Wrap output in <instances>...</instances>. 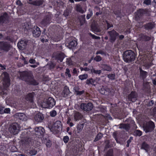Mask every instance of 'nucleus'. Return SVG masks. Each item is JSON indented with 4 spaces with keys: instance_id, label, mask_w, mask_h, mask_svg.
Here are the masks:
<instances>
[{
    "instance_id": "nucleus-52",
    "label": "nucleus",
    "mask_w": 156,
    "mask_h": 156,
    "mask_svg": "<svg viewBox=\"0 0 156 156\" xmlns=\"http://www.w3.org/2000/svg\"><path fill=\"white\" fill-rule=\"evenodd\" d=\"M96 55L100 54L101 55H106V52L105 51H104L102 50H100L97 51L96 52Z\"/></svg>"
},
{
    "instance_id": "nucleus-58",
    "label": "nucleus",
    "mask_w": 156,
    "mask_h": 156,
    "mask_svg": "<svg viewBox=\"0 0 156 156\" xmlns=\"http://www.w3.org/2000/svg\"><path fill=\"white\" fill-rule=\"evenodd\" d=\"M106 24H107V30H108L109 28L113 27V25L112 24L110 23L108 21H106Z\"/></svg>"
},
{
    "instance_id": "nucleus-30",
    "label": "nucleus",
    "mask_w": 156,
    "mask_h": 156,
    "mask_svg": "<svg viewBox=\"0 0 156 156\" xmlns=\"http://www.w3.org/2000/svg\"><path fill=\"white\" fill-rule=\"evenodd\" d=\"M27 43V42L26 41H24V40H21L20 41L18 42V46L20 49H22L26 45Z\"/></svg>"
},
{
    "instance_id": "nucleus-8",
    "label": "nucleus",
    "mask_w": 156,
    "mask_h": 156,
    "mask_svg": "<svg viewBox=\"0 0 156 156\" xmlns=\"http://www.w3.org/2000/svg\"><path fill=\"white\" fill-rule=\"evenodd\" d=\"M11 46L6 42L0 41V49L4 51L8 52L11 49Z\"/></svg>"
},
{
    "instance_id": "nucleus-56",
    "label": "nucleus",
    "mask_w": 156,
    "mask_h": 156,
    "mask_svg": "<svg viewBox=\"0 0 156 156\" xmlns=\"http://www.w3.org/2000/svg\"><path fill=\"white\" fill-rule=\"evenodd\" d=\"M95 8L97 10L99 11L98 12H97L96 13V15L97 16H98L99 15L101 14L102 12L100 11V8L97 6H95Z\"/></svg>"
},
{
    "instance_id": "nucleus-43",
    "label": "nucleus",
    "mask_w": 156,
    "mask_h": 156,
    "mask_svg": "<svg viewBox=\"0 0 156 156\" xmlns=\"http://www.w3.org/2000/svg\"><path fill=\"white\" fill-rule=\"evenodd\" d=\"M71 12V10L69 9H66L64 12L63 15L65 17H67L69 16L70 13Z\"/></svg>"
},
{
    "instance_id": "nucleus-62",
    "label": "nucleus",
    "mask_w": 156,
    "mask_h": 156,
    "mask_svg": "<svg viewBox=\"0 0 156 156\" xmlns=\"http://www.w3.org/2000/svg\"><path fill=\"white\" fill-rule=\"evenodd\" d=\"M85 92L84 90H82L81 91H78L76 93V94L77 95H81L83 94Z\"/></svg>"
},
{
    "instance_id": "nucleus-61",
    "label": "nucleus",
    "mask_w": 156,
    "mask_h": 156,
    "mask_svg": "<svg viewBox=\"0 0 156 156\" xmlns=\"http://www.w3.org/2000/svg\"><path fill=\"white\" fill-rule=\"evenodd\" d=\"M93 15L92 11H90V13L87 14L86 16L87 19H89Z\"/></svg>"
},
{
    "instance_id": "nucleus-50",
    "label": "nucleus",
    "mask_w": 156,
    "mask_h": 156,
    "mask_svg": "<svg viewBox=\"0 0 156 156\" xmlns=\"http://www.w3.org/2000/svg\"><path fill=\"white\" fill-rule=\"evenodd\" d=\"M37 153V151L35 149H32L30 151L29 153L31 155H35Z\"/></svg>"
},
{
    "instance_id": "nucleus-11",
    "label": "nucleus",
    "mask_w": 156,
    "mask_h": 156,
    "mask_svg": "<svg viewBox=\"0 0 156 156\" xmlns=\"http://www.w3.org/2000/svg\"><path fill=\"white\" fill-rule=\"evenodd\" d=\"M35 95L34 92L29 93L25 96V99L27 101L32 103L34 101V98Z\"/></svg>"
},
{
    "instance_id": "nucleus-16",
    "label": "nucleus",
    "mask_w": 156,
    "mask_h": 156,
    "mask_svg": "<svg viewBox=\"0 0 156 156\" xmlns=\"http://www.w3.org/2000/svg\"><path fill=\"white\" fill-rule=\"evenodd\" d=\"M144 29L146 30H151L155 27V24L154 22H149L144 25Z\"/></svg>"
},
{
    "instance_id": "nucleus-40",
    "label": "nucleus",
    "mask_w": 156,
    "mask_h": 156,
    "mask_svg": "<svg viewBox=\"0 0 156 156\" xmlns=\"http://www.w3.org/2000/svg\"><path fill=\"white\" fill-rule=\"evenodd\" d=\"M91 73L92 74H99L101 73V70H95V69L93 67L90 69Z\"/></svg>"
},
{
    "instance_id": "nucleus-27",
    "label": "nucleus",
    "mask_w": 156,
    "mask_h": 156,
    "mask_svg": "<svg viewBox=\"0 0 156 156\" xmlns=\"http://www.w3.org/2000/svg\"><path fill=\"white\" fill-rule=\"evenodd\" d=\"M119 126V128L125 129L127 131H128L130 128L129 124L121 123L120 124Z\"/></svg>"
},
{
    "instance_id": "nucleus-46",
    "label": "nucleus",
    "mask_w": 156,
    "mask_h": 156,
    "mask_svg": "<svg viewBox=\"0 0 156 156\" xmlns=\"http://www.w3.org/2000/svg\"><path fill=\"white\" fill-rule=\"evenodd\" d=\"M84 126V125L83 124H80L78 125L77 126V129L78 131V132L82 131Z\"/></svg>"
},
{
    "instance_id": "nucleus-20",
    "label": "nucleus",
    "mask_w": 156,
    "mask_h": 156,
    "mask_svg": "<svg viewBox=\"0 0 156 156\" xmlns=\"http://www.w3.org/2000/svg\"><path fill=\"white\" fill-rule=\"evenodd\" d=\"M33 35L35 38L39 37L41 34V31L40 28L37 27L36 28H34L32 31Z\"/></svg>"
},
{
    "instance_id": "nucleus-3",
    "label": "nucleus",
    "mask_w": 156,
    "mask_h": 156,
    "mask_svg": "<svg viewBox=\"0 0 156 156\" xmlns=\"http://www.w3.org/2000/svg\"><path fill=\"white\" fill-rule=\"evenodd\" d=\"M123 58L125 62L129 63L134 61L135 54L133 51L131 50H127L124 51L122 54Z\"/></svg>"
},
{
    "instance_id": "nucleus-34",
    "label": "nucleus",
    "mask_w": 156,
    "mask_h": 156,
    "mask_svg": "<svg viewBox=\"0 0 156 156\" xmlns=\"http://www.w3.org/2000/svg\"><path fill=\"white\" fill-rule=\"evenodd\" d=\"M83 115L78 112H76L74 114V119L76 121L81 119Z\"/></svg>"
},
{
    "instance_id": "nucleus-18",
    "label": "nucleus",
    "mask_w": 156,
    "mask_h": 156,
    "mask_svg": "<svg viewBox=\"0 0 156 156\" xmlns=\"http://www.w3.org/2000/svg\"><path fill=\"white\" fill-rule=\"evenodd\" d=\"M91 28L92 31L96 34L97 33L100 32L101 31L98 25L95 23H92L91 25Z\"/></svg>"
},
{
    "instance_id": "nucleus-21",
    "label": "nucleus",
    "mask_w": 156,
    "mask_h": 156,
    "mask_svg": "<svg viewBox=\"0 0 156 156\" xmlns=\"http://www.w3.org/2000/svg\"><path fill=\"white\" fill-rule=\"evenodd\" d=\"M144 15L146 16H149V12L147 9H142L139 10L138 12V15L139 17H141Z\"/></svg>"
},
{
    "instance_id": "nucleus-7",
    "label": "nucleus",
    "mask_w": 156,
    "mask_h": 156,
    "mask_svg": "<svg viewBox=\"0 0 156 156\" xmlns=\"http://www.w3.org/2000/svg\"><path fill=\"white\" fill-rule=\"evenodd\" d=\"M2 77L4 88L7 90L10 85V80L9 74L6 72H4L2 74Z\"/></svg>"
},
{
    "instance_id": "nucleus-44",
    "label": "nucleus",
    "mask_w": 156,
    "mask_h": 156,
    "mask_svg": "<svg viewBox=\"0 0 156 156\" xmlns=\"http://www.w3.org/2000/svg\"><path fill=\"white\" fill-rule=\"evenodd\" d=\"M77 41L75 40H73L69 43V46L71 47H75L77 45Z\"/></svg>"
},
{
    "instance_id": "nucleus-17",
    "label": "nucleus",
    "mask_w": 156,
    "mask_h": 156,
    "mask_svg": "<svg viewBox=\"0 0 156 156\" xmlns=\"http://www.w3.org/2000/svg\"><path fill=\"white\" fill-rule=\"evenodd\" d=\"M99 91L101 94L107 95L109 93L110 89L106 86H102L99 89Z\"/></svg>"
},
{
    "instance_id": "nucleus-42",
    "label": "nucleus",
    "mask_w": 156,
    "mask_h": 156,
    "mask_svg": "<svg viewBox=\"0 0 156 156\" xmlns=\"http://www.w3.org/2000/svg\"><path fill=\"white\" fill-rule=\"evenodd\" d=\"M103 137V135L101 133H99L95 137L94 140V142H96L100 139H101Z\"/></svg>"
},
{
    "instance_id": "nucleus-55",
    "label": "nucleus",
    "mask_w": 156,
    "mask_h": 156,
    "mask_svg": "<svg viewBox=\"0 0 156 156\" xmlns=\"http://www.w3.org/2000/svg\"><path fill=\"white\" fill-rule=\"evenodd\" d=\"M23 29H24V31H27L29 29V25L27 24H24L23 26Z\"/></svg>"
},
{
    "instance_id": "nucleus-31",
    "label": "nucleus",
    "mask_w": 156,
    "mask_h": 156,
    "mask_svg": "<svg viewBox=\"0 0 156 156\" xmlns=\"http://www.w3.org/2000/svg\"><path fill=\"white\" fill-rule=\"evenodd\" d=\"M105 148L111 147L115 145V143L114 142H112L109 140H107L105 141Z\"/></svg>"
},
{
    "instance_id": "nucleus-51",
    "label": "nucleus",
    "mask_w": 156,
    "mask_h": 156,
    "mask_svg": "<svg viewBox=\"0 0 156 156\" xmlns=\"http://www.w3.org/2000/svg\"><path fill=\"white\" fill-rule=\"evenodd\" d=\"M94 60L97 62H100L102 60V58L100 55H97L94 58Z\"/></svg>"
},
{
    "instance_id": "nucleus-22",
    "label": "nucleus",
    "mask_w": 156,
    "mask_h": 156,
    "mask_svg": "<svg viewBox=\"0 0 156 156\" xmlns=\"http://www.w3.org/2000/svg\"><path fill=\"white\" fill-rule=\"evenodd\" d=\"M51 19L49 16H46L41 22V24L45 26L50 23Z\"/></svg>"
},
{
    "instance_id": "nucleus-47",
    "label": "nucleus",
    "mask_w": 156,
    "mask_h": 156,
    "mask_svg": "<svg viewBox=\"0 0 156 156\" xmlns=\"http://www.w3.org/2000/svg\"><path fill=\"white\" fill-rule=\"evenodd\" d=\"M105 156H113V150L112 149H110L107 152Z\"/></svg>"
},
{
    "instance_id": "nucleus-48",
    "label": "nucleus",
    "mask_w": 156,
    "mask_h": 156,
    "mask_svg": "<svg viewBox=\"0 0 156 156\" xmlns=\"http://www.w3.org/2000/svg\"><path fill=\"white\" fill-rule=\"evenodd\" d=\"M139 37L140 39H149V37L145 35L144 34H140L139 35Z\"/></svg>"
},
{
    "instance_id": "nucleus-12",
    "label": "nucleus",
    "mask_w": 156,
    "mask_h": 156,
    "mask_svg": "<svg viewBox=\"0 0 156 156\" xmlns=\"http://www.w3.org/2000/svg\"><path fill=\"white\" fill-rule=\"evenodd\" d=\"M15 117L22 121H26L27 119V116L23 113H16L15 115Z\"/></svg>"
},
{
    "instance_id": "nucleus-26",
    "label": "nucleus",
    "mask_w": 156,
    "mask_h": 156,
    "mask_svg": "<svg viewBox=\"0 0 156 156\" xmlns=\"http://www.w3.org/2000/svg\"><path fill=\"white\" fill-rule=\"evenodd\" d=\"M65 54L63 53H60L57 54L55 56V59L59 61L60 62H62L65 57Z\"/></svg>"
},
{
    "instance_id": "nucleus-36",
    "label": "nucleus",
    "mask_w": 156,
    "mask_h": 156,
    "mask_svg": "<svg viewBox=\"0 0 156 156\" xmlns=\"http://www.w3.org/2000/svg\"><path fill=\"white\" fill-rule=\"evenodd\" d=\"M42 142L46 144L47 147H50L51 145V141L47 139H44L42 140Z\"/></svg>"
},
{
    "instance_id": "nucleus-60",
    "label": "nucleus",
    "mask_w": 156,
    "mask_h": 156,
    "mask_svg": "<svg viewBox=\"0 0 156 156\" xmlns=\"http://www.w3.org/2000/svg\"><path fill=\"white\" fill-rule=\"evenodd\" d=\"M67 63L69 65H71L72 64V62L71 58H67L66 59Z\"/></svg>"
},
{
    "instance_id": "nucleus-32",
    "label": "nucleus",
    "mask_w": 156,
    "mask_h": 156,
    "mask_svg": "<svg viewBox=\"0 0 156 156\" xmlns=\"http://www.w3.org/2000/svg\"><path fill=\"white\" fill-rule=\"evenodd\" d=\"M80 22V25L81 26L83 25L84 23H86L87 22L85 20V15H81L79 16L78 17Z\"/></svg>"
},
{
    "instance_id": "nucleus-14",
    "label": "nucleus",
    "mask_w": 156,
    "mask_h": 156,
    "mask_svg": "<svg viewBox=\"0 0 156 156\" xmlns=\"http://www.w3.org/2000/svg\"><path fill=\"white\" fill-rule=\"evenodd\" d=\"M35 130L36 132V134L39 136L43 135L45 133L44 129L41 126L36 127L35 129Z\"/></svg>"
},
{
    "instance_id": "nucleus-63",
    "label": "nucleus",
    "mask_w": 156,
    "mask_h": 156,
    "mask_svg": "<svg viewBox=\"0 0 156 156\" xmlns=\"http://www.w3.org/2000/svg\"><path fill=\"white\" fill-rule=\"evenodd\" d=\"M113 136L117 142V132L116 131H115L113 133Z\"/></svg>"
},
{
    "instance_id": "nucleus-13",
    "label": "nucleus",
    "mask_w": 156,
    "mask_h": 156,
    "mask_svg": "<svg viewBox=\"0 0 156 156\" xmlns=\"http://www.w3.org/2000/svg\"><path fill=\"white\" fill-rule=\"evenodd\" d=\"M62 124L61 121H57L54 123L51 128V129L54 130L55 131H59L60 129H62Z\"/></svg>"
},
{
    "instance_id": "nucleus-2",
    "label": "nucleus",
    "mask_w": 156,
    "mask_h": 156,
    "mask_svg": "<svg viewBox=\"0 0 156 156\" xmlns=\"http://www.w3.org/2000/svg\"><path fill=\"white\" fill-rule=\"evenodd\" d=\"M23 134L25 136L21 140L23 146L27 148L31 147L33 144V140L30 137V131L29 130L25 131L23 132Z\"/></svg>"
},
{
    "instance_id": "nucleus-25",
    "label": "nucleus",
    "mask_w": 156,
    "mask_h": 156,
    "mask_svg": "<svg viewBox=\"0 0 156 156\" xmlns=\"http://www.w3.org/2000/svg\"><path fill=\"white\" fill-rule=\"evenodd\" d=\"M70 92L69 91V88L67 86L64 87L63 90L62 96L64 97H66L69 96Z\"/></svg>"
},
{
    "instance_id": "nucleus-23",
    "label": "nucleus",
    "mask_w": 156,
    "mask_h": 156,
    "mask_svg": "<svg viewBox=\"0 0 156 156\" xmlns=\"http://www.w3.org/2000/svg\"><path fill=\"white\" fill-rule=\"evenodd\" d=\"M8 16V14L6 12L4 13L3 15L0 16V25L3 24L5 21L7 20Z\"/></svg>"
},
{
    "instance_id": "nucleus-59",
    "label": "nucleus",
    "mask_w": 156,
    "mask_h": 156,
    "mask_svg": "<svg viewBox=\"0 0 156 156\" xmlns=\"http://www.w3.org/2000/svg\"><path fill=\"white\" fill-rule=\"evenodd\" d=\"M69 137L67 136H65L63 138V140L65 143H67L69 140Z\"/></svg>"
},
{
    "instance_id": "nucleus-57",
    "label": "nucleus",
    "mask_w": 156,
    "mask_h": 156,
    "mask_svg": "<svg viewBox=\"0 0 156 156\" xmlns=\"http://www.w3.org/2000/svg\"><path fill=\"white\" fill-rule=\"evenodd\" d=\"M88 35L90 36L92 38L94 39H100V38L99 37H97L94 35L92 34L91 33H89Z\"/></svg>"
},
{
    "instance_id": "nucleus-33",
    "label": "nucleus",
    "mask_w": 156,
    "mask_h": 156,
    "mask_svg": "<svg viewBox=\"0 0 156 156\" xmlns=\"http://www.w3.org/2000/svg\"><path fill=\"white\" fill-rule=\"evenodd\" d=\"M108 34L111 37V39H116L117 34L116 32L114 30L108 31Z\"/></svg>"
},
{
    "instance_id": "nucleus-49",
    "label": "nucleus",
    "mask_w": 156,
    "mask_h": 156,
    "mask_svg": "<svg viewBox=\"0 0 156 156\" xmlns=\"http://www.w3.org/2000/svg\"><path fill=\"white\" fill-rule=\"evenodd\" d=\"M65 74L66 76H68L69 78L71 77V75L70 73V70L68 68H67L66 69V71L65 72Z\"/></svg>"
},
{
    "instance_id": "nucleus-6",
    "label": "nucleus",
    "mask_w": 156,
    "mask_h": 156,
    "mask_svg": "<svg viewBox=\"0 0 156 156\" xmlns=\"http://www.w3.org/2000/svg\"><path fill=\"white\" fill-rule=\"evenodd\" d=\"M20 129L19 124L16 122L13 123L10 126L9 130L12 134L16 135L18 133Z\"/></svg>"
},
{
    "instance_id": "nucleus-45",
    "label": "nucleus",
    "mask_w": 156,
    "mask_h": 156,
    "mask_svg": "<svg viewBox=\"0 0 156 156\" xmlns=\"http://www.w3.org/2000/svg\"><path fill=\"white\" fill-rule=\"evenodd\" d=\"M79 79L81 80H83L87 79L88 77V75L87 74H84L80 75L78 77Z\"/></svg>"
},
{
    "instance_id": "nucleus-19",
    "label": "nucleus",
    "mask_w": 156,
    "mask_h": 156,
    "mask_svg": "<svg viewBox=\"0 0 156 156\" xmlns=\"http://www.w3.org/2000/svg\"><path fill=\"white\" fill-rule=\"evenodd\" d=\"M34 119L37 122H41L44 119V117L42 114L39 112L35 115Z\"/></svg>"
},
{
    "instance_id": "nucleus-37",
    "label": "nucleus",
    "mask_w": 156,
    "mask_h": 156,
    "mask_svg": "<svg viewBox=\"0 0 156 156\" xmlns=\"http://www.w3.org/2000/svg\"><path fill=\"white\" fill-rule=\"evenodd\" d=\"M101 68L104 70L111 71L112 70V68L111 67L106 64L102 65Z\"/></svg>"
},
{
    "instance_id": "nucleus-5",
    "label": "nucleus",
    "mask_w": 156,
    "mask_h": 156,
    "mask_svg": "<svg viewBox=\"0 0 156 156\" xmlns=\"http://www.w3.org/2000/svg\"><path fill=\"white\" fill-rule=\"evenodd\" d=\"M154 124L151 121L144 122L143 124L144 130L146 133L151 132L154 129Z\"/></svg>"
},
{
    "instance_id": "nucleus-9",
    "label": "nucleus",
    "mask_w": 156,
    "mask_h": 156,
    "mask_svg": "<svg viewBox=\"0 0 156 156\" xmlns=\"http://www.w3.org/2000/svg\"><path fill=\"white\" fill-rule=\"evenodd\" d=\"M93 104L91 103H82L80 105V108L82 110L85 111H91L93 108Z\"/></svg>"
},
{
    "instance_id": "nucleus-28",
    "label": "nucleus",
    "mask_w": 156,
    "mask_h": 156,
    "mask_svg": "<svg viewBox=\"0 0 156 156\" xmlns=\"http://www.w3.org/2000/svg\"><path fill=\"white\" fill-rule=\"evenodd\" d=\"M140 70V76L143 80L146 78L147 74V73L143 70L140 67L139 68Z\"/></svg>"
},
{
    "instance_id": "nucleus-24",
    "label": "nucleus",
    "mask_w": 156,
    "mask_h": 156,
    "mask_svg": "<svg viewBox=\"0 0 156 156\" xmlns=\"http://www.w3.org/2000/svg\"><path fill=\"white\" fill-rule=\"evenodd\" d=\"M44 2V0H36L33 2H28L31 5L35 6H40L43 5Z\"/></svg>"
},
{
    "instance_id": "nucleus-39",
    "label": "nucleus",
    "mask_w": 156,
    "mask_h": 156,
    "mask_svg": "<svg viewBox=\"0 0 156 156\" xmlns=\"http://www.w3.org/2000/svg\"><path fill=\"white\" fill-rule=\"evenodd\" d=\"M149 148V145L145 142H143L142 144L141 149L145 150L146 151H147L148 149Z\"/></svg>"
},
{
    "instance_id": "nucleus-10",
    "label": "nucleus",
    "mask_w": 156,
    "mask_h": 156,
    "mask_svg": "<svg viewBox=\"0 0 156 156\" xmlns=\"http://www.w3.org/2000/svg\"><path fill=\"white\" fill-rule=\"evenodd\" d=\"M137 94L135 91H132L131 93L128 95V99L129 101L135 102L137 99Z\"/></svg>"
},
{
    "instance_id": "nucleus-15",
    "label": "nucleus",
    "mask_w": 156,
    "mask_h": 156,
    "mask_svg": "<svg viewBox=\"0 0 156 156\" xmlns=\"http://www.w3.org/2000/svg\"><path fill=\"white\" fill-rule=\"evenodd\" d=\"M142 90L145 92L149 93L150 91V87L149 83L144 82L143 84Z\"/></svg>"
},
{
    "instance_id": "nucleus-1",
    "label": "nucleus",
    "mask_w": 156,
    "mask_h": 156,
    "mask_svg": "<svg viewBox=\"0 0 156 156\" xmlns=\"http://www.w3.org/2000/svg\"><path fill=\"white\" fill-rule=\"evenodd\" d=\"M20 77L22 80L29 85L37 86L39 84V81L34 78L33 74L30 71L22 72L20 73Z\"/></svg>"
},
{
    "instance_id": "nucleus-64",
    "label": "nucleus",
    "mask_w": 156,
    "mask_h": 156,
    "mask_svg": "<svg viewBox=\"0 0 156 156\" xmlns=\"http://www.w3.org/2000/svg\"><path fill=\"white\" fill-rule=\"evenodd\" d=\"M151 3L150 0H145L144 2V3L147 5H149L151 4Z\"/></svg>"
},
{
    "instance_id": "nucleus-41",
    "label": "nucleus",
    "mask_w": 156,
    "mask_h": 156,
    "mask_svg": "<svg viewBox=\"0 0 156 156\" xmlns=\"http://www.w3.org/2000/svg\"><path fill=\"white\" fill-rule=\"evenodd\" d=\"M142 134V132L139 130H135L133 133V135L136 136H140Z\"/></svg>"
},
{
    "instance_id": "nucleus-35",
    "label": "nucleus",
    "mask_w": 156,
    "mask_h": 156,
    "mask_svg": "<svg viewBox=\"0 0 156 156\" xmlns=\"http://www.w3.org/2000/svg\"><path fill=\"white\" fill-rule=\"evenodd\" d=\"M95 80L93 78H91L89 79H87L86 81V83L87 85H92L95 86L96 84H94V83L95 82Z\"/></svg>"
},
{
    "instance_id": "nucleus-4",
    "label": "nucleus",
    "mask_w": 156,
    "mask_h": 156,
    "mask_svg": "<svg viewBox=\"0 0 156 156\" xmlns=\"http://www.w3.org/2000/svg\"><path fill=\"white\" fill-rule=\"evenodd\" d=\"M55 104V100L53 98L49 97L42 103L41 106L43 108H51L53 107Z\"/></svg>"
},
{
    "instance_id": "nucleus-29",
    "label": "nucleus",
    "mask_w": 156,
    "mask_h": 156,
    "mask_svg": "<svg viewBox=\"0 0 156 156\" xmlns=\"http://www.w3.org/2000/svg\"><path fill=\"white\" fill-rule=\"evenodd\" d=\"M10 109L9 108H5L4 107L0 106V114H2L4 113H10Z\"/></svg>"
},
{
    "instance_id": "nucleus-38",
    "label": "nucleus",
    "mask_w": 156,
    "mask_h": 156,
    "mask_svg": "<svg viewBox=\"0 0 156 156\" xmlns=\"http://www.w3.org/2000/svg\"><path fill=\"white\" fill-rule=\"evenodd\" d=\"M76 9L77 12H79L81 13H83L84 12V11L83 10L82 6L79 4L76 5Z\"/></svg>"
},
{
    "instance_id": "nucleus-54",
    "label": "nucleus",
    "mask_w": 156,
    "mask_h": 156,
    "mask_svg": "<svg viewBox=\"0 0 156 156\" xmlns=\"http://www.w3.org/2000/svg\"><path fill=\"white\" fill-rule=\"evenodd\" d=\"M56 114V112L55 110H53L50 112V115L51 117H55Z\"/></svg>"
},
{
    "instance_id": "nucleus-53",
    "label": "nucleus",
    "mask_w": 156,
    "mask_h": 156,
    "mask_svg": "<svg viewBox=\"0 0 156 156\" xmlns=\"http://www.w3.org/2000/svg\"><path fill=\"white\" fill-rule=\"evenodd\" d=\"M115 74H109L108 75V77L112 80H113L115 79Z\"/></svg>"
}]
</instances>
